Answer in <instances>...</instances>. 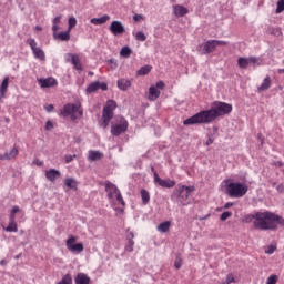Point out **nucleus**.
Returning <instances> with one entry per match:
<instances>
[{
  "label": "nucleus",
  "mask_w": 284,
  "mask_h": 284,
  "mask_svg": "<svg viewBox=\"0 0 284 284\" xmlns=\"http://www.w3.org/2000/svg\"><path fill=\"white\" fill-rule=\"evenodd\" d=\"M163 88H165V82L161 80L158 81L155 85H151L149 88V101H156V99L161 97V90H163Z\"/></svg>",
  "instance_id": "nucleus-9"
},
{
  "label": "nucleus",
  "mask_w": 284,
  "mask_h": 284,
  "mask_svg": "<svg viewBox=\"0 0 284 284\" xmlns=\"http://www.w3.org/2000/svg\"><path fill=\"white\" fill-rule=\"evenodd\" d=\"M47 112H52L54 110V105L49 104L45 106Z\"/></svg>",
  "instance_id": "nucleus-53"
},
{
  "label": "nucleus",
  "mask_w": 284,
  "mask_h": 284,
  "mask_svg": "<svg viewBox=\"0 0 284 284\" xmlns=\"http://www.w3.org/2000/svg\"><path fill=\"white\" fill-rule=\"evenodd\" d=\"M108 21H110V16L104 14L100 18H92L90 20V23H92L93 26H103V23H108Z\"/></svg>",
  "instance_id": "nucleus-21"
},
{
  "label": "nucleus",
  "mask_w": 284,
  "mask_h": 284,
  "mask_svg": "<svg viewBox=\"0 0 284 284\" xmlns=\"http://www.w3.org/2000/svg\"><path fill=\"white\" fill-rule=\"evenodd\" d=\"M126 239H128V241H130V239H131V241H133V239H134V233H133V232H129Z\"/></svg>",
  "instance_id": "nucleus-55"
},
{
  "label": "nucleus",
  "mask_w": 284,
  "mask_h": 284,
  "mask_svg": "<svg viewBox=\"0 0 284 284\" xmlns=\"http://www.w3.org/2000/svg\"><path fill=\"white\" fill-rule=\"evenodd\" d=\"M103 153L101 151H89V161H101Z\"/></svg>",
  "instance_id": "nucleus-29"
},
{
  "label": "nucleus",
  "mask_w": 284,
  "mask_h": 284,
  "mask_svg": "<svg viewBox=\"0 0 284 284\" xmlns=\"http://www.w3.org/2000/svg\"><path fill=\"white\" fill-rule=\"evenodd\" d=\"M77 27V18L71 17L69 18V27H68V31L72 32V28Z\"/></svg>",
  "instance_id": "nucleus-37"
},
{
  "label": "nucleus",
  "mask_w": 284,
  "mask_h": 284,
  "mask_svg": "<svg viewBox=\"0 0 284 284\" xmlns=\"http://www.w3.org/2000/svg\"><path fill=\"white\" fill-rule=\"evenodd\" d=\"M237 65L241 68V70H247V68L251 65L250 58H239Z\"/></svg>",
  "instance_id": "nucleus-28"
},
{
  "label": "nucleus",
  "mask_w": 284,
  "mask_h": 284,
  "mask_svg": "<svg viewBox=\"0 0 284 284\" xmlns=\"http://www.w3.org/2000/svg\"><path fill=\"white\" fill-rule=\"evenodd\" d=\"M214 143V140H212V138H210L207 141H206V145H212Z\"/></svg>",
  "instance_id": "nucleus-59"
},
{
  "label": "nucleus",
  "mask_w": 284,
  "mask_h": 284,
  "mask_svg": "<svg viewBox=\"0 0 284 284\" xmlns=\"http://www.w3.org/2000/svg\"><path fill=\"white\" fill-rule=\"evenodd\" d=\"M126 252H133L134 251V240L129 239L128 244L125 245Z\"/></svg>",
  "instance_id": "nucleus-39"
},
{
  "label": "nucleus",
  "mask_w": 284,
  "mask_h": 284,
  "mask_svg": "<svg viewBox=\"0 0 284 284\" xmlns=\"http://www.w3.org/2000/svg\"><path fill=\"white\" fill-rule=\"evenodd\" d=\"M27 44L31 48V52L34 59L39 61H45V51L41 47H37V40L34 38L27 39Z\"/></svg>",
  "instance_id": "nucleus-8"
},
{
  "label": "nucleus",
  "mask_w": 284,
  "mask_h": 284,
  "mask_svg": "<svg viewBox=\"0 0 284 284\" xmlns=\"http://www.w3.org/2000/svg\"><path fill=\"white\" fill-rule=\"evenodd\" d=\"M172 223L170 221L162 222L158 225L156 230L158 232H161L162 234H165V232H170V226Z\"/></svg>",
  "instance_id": "nucleus-27"
},
{
  "label": "nucleus",
  "mask_w": 284,
  "mask_h": 284,
  "mask_svg": "<svg viewBox=\"0 0 284 284\" xmlns=\"http://www.w3.org/2000/svg\"><path fill=\"white\" fill-rule=\"evenodd\" d=\"M74 159H77V154L65 155L64 161H65V163H72V161H74Z\"/></svg>",
  "instance_id": "nucleus-44"
},
{
  "label": "nucleus",
  "mask_w": 284,
  "mask_h": 284,
  "mask_svg": "<svg viewBox=\"0 0 284 284\" xmlns=\"http://www.w3.org/2000/svg\"><path fill=\"white\" fill-rule=\"evenodd\" d=\"M182 265H183V260H181V256L178 255L174 262L175 270H181Z\"/></svg>",
  "instance_id": "nucleus-41"
},
{
  "label": "nucleus",
  "mask_w": 284,
  "mask_h": 284,
  "mask_svg": "<svg viewBox=\"0 0 284 284\" xmlns=\"http://www.w3.org/2000/svg\"><path fill=\"white\" fill-rule=\"evenodd\" d=\"M128 130V121L124 118H121L120 123L111 128V134L113 136H121L123 132Z\"/></svg>",
  "instance_id": "nucleus-12"
},
{
  "label": "nucleus",
  "mask_w": 284,
  "mask_h": 284,
  "mask_svg": "<svg viewBox=\"0 0 284 284\" xmlns=\"http://www.w3.org/2000/svg\"><path fill=\"white\" fill-rule=\"evenodd\" d=\"M54 128V124L52 123V121H47L45 123V130L48 132H50V130H52Z\"/></svg>",
  "instance_id": "nucleus-48"
},
{
  "label": "nucleus",
  "mask_w": 284,
  "mask_h": 284,
  "mask_svg": "<svg viewBox=\"0 0 284 284\" xmlns=\"http://www.w3.org/2000/svg\"><path fill=\"white\" fill-rule=\"evenodd\" d=\"M213 42L215 43V48H219V45H227V42L223 40H213Z\"/></svg>",
  "instance_id": "nucleus-47"
},
{
  "label": "nucleus",
  "mask_w": 284,
  "mask_h": 284,
  "mask_svg": "<svg viewBox=\"0 0 284 284\" xmlns=\"http://www.w3.org/2000/svg\"><path fill=\"white\" fill-rule=\"evenodd\" d=\"M67 250L73 254H81L83 252V243H77V237L71 235L67 240Z\"/></svg>",
  "instance_id": "nucleus-10"
},
{
  "label": "nucleus",
  "mask_w": 284,
  "mask_h": 284,
  "mask_svg": "<svg viewBox=\"0 0 284 284\" xmlns=\"http://www.w3.org/2000/svg\"><path fill=\"white\" fill-rule=\"evenodd\" d=\"M36 165L41 166V165H43V162H41V161L37 160V161H36Z\"/></svg>",
  "instance_id": "nucleus-62"
},
{
  "label": "nucleus",
  "mask_w": 284,
  "mask_h": 284,
  "mask_svg": "<svg viewBox=\"0 0 284 284\" xmlns=\"http://www.w3.org/2000/svg\"><path fill=\"white\" fill-rule=\"evenodd\" d=\"M278 74H284V69H278Z\"/></svg>",
  "instance_id": "nucleus-64"
},
{
  "label": "nucleus",
  "mask_w": 284,
  "mask_h": 284,
  "mask_svg": "<svg viewBox=\"0 0 284 284\" xmlns=\"http://www.w3.org/2000/svg\"><path fill=\"white\" fill-rule=\"evenodd\" d=\"M251 219H253V225L255 230L274 231L278 229V225L284 227L283 216L270 211L256 212L251 215Z\"/></svg>",
  "instance_id": "nucleus-2"
},
{
  "label": "nucleus",
  "mask_w": 284,
  "mask_h": 284,
  "mask_svg": "<svg viewBox=\"0 0 284 284\" xmlns=\"http://www.w3.org/2000/svg\"><path fill=\"white\" fill-rule=\"evenodd\" d=\"M152 72V65L146 64L140 68V70L136 71L138 77H145L146 74H150Z\"/></svg>",
  "instance_id": "nucleus-30"
},
{
  "label": "nucleus",
  "mask_w": 284,
  "mask_h": 284,
  "mask_svg": "<svg viewBox=\"0 0 284 284\" xmlns=\"http://www.w3.org/2000/svg\"><path fill=\"white\" fill-rule=\"evenodd\" d=\"M9 222H16L14 213H10Z\"/></svg>",
  "instance_id": "nucleus-56"
},
{
  "label": "nucleus",
  "mask_w": 284,
  "mask_h": 284,
  "mask_svg": "<svg viewBox=\"0 0 284 284\" xmlns=\"http://www.w3.org/2000/svg\"><path fill=\"white\" fill-rule=\"evenodd\" d=\"M278 283V276L277 275H271L266 280V284H276Z\"/></svg>",
  "instance_id": "nucleus-40"
},
{
  "label": "nucleus",
  "mask_w": 284,
  "mask_h": 284,
  "mask_svg": "<svg viewBox=\"0 0 284 284\" xmlns=\"http://www.w3.org/2000/svg\"><path fill=\"white\" fill-rule=\"evenodd\" d=\"M105 192H106V196L109 199V201H115L118 203H120V205H125V201L123 200V195L121 194V191L119 190V187H116V185H114L111 182H106L105 183Z\"/></svg>",
  "instance_id": "nucleus-7"
},
{
  "label": "nucleus",
  "mask_w": 284,
  "mask_h": 284,
  "mask_svg": "<svg viewBox=\"0 0 284 284\" xmlns=\"http://www.w3.org/2000/svg\"><path fill=\"white\" fill-rule=\"evenodd\" d=\"M232 202H227L225 205H224V210H229V207H232Z\"/></svg>",
  "instance_id": "nucleus-58"
},
{
  "label": "nucleus",
  "mask_w": 284,
  "mask_h": 284,
  "mask_svg": "<svg viewBox=\"0 0 284 284\" xmlns=\"http://www.w3.org/2000/svg\"><path fill=\"white\" fill-rule=\"evenodd\" d=\"M247 185L240 182H231L226 185V194L231 199H241L247 194Z\"/></svg>",
  "instance_id": "nucleus-4"
},
{
  "label": "nucleus",
  "mask_w": 284,
  "mask_h": 284,
  "mask_svg": "<svg viewBox=\"0 0 284 284\" xmlns=\"http://www.w3.org/2000/svg\"><path fill=\"white\" fill-rule=\"evenodd\" d=\"M116 83H118L119 90H122V92H125L132 85V81L125 78L119 79Z\"/></svg>",
  "instance_id": "nucleus-20"
},
{
  "label": "nucleus",
  "mask_w": 284,
  "mask_h": 284,
  "mask_svg": "<svg viewBox=\"0 0 284 284\" xmlns=\"http://www.w3.org/2000/svg\"><path fill=\"white\" fill-rule=\"evenodd\" d=\"M135 40L136 41H146L148 40V37L145 36V33H143V31H138L135 33Z\"/></svg>",
  "instance_id": "nucleus-36"
},
{
  "label": "nucleus",
  "mask_w": 284,
  "mask_h": 284,
  "mask_svg": "<svg viewBox=\"0 0 284 284\" xmlns=\"http://www.w3.org/2000/svg\"><path fill=\"white\" fill-rule=\"evenodd\" d=\"M274 252H276V246L274 245H270L265 251L266 254H274Z\"/></svg>",
  "instance_id": "nucleus-46"
},
{
  "label": "nucleus",
  "mask_w": 284,
  "mask_h": 284,
  "mask_svg": "<svg viewBox=\"0 0 284 284\" xmlns=\"http://www.w3.org/2000/svg\"><path fill=\"white\" fill-rule=\"evenodd\" d=\"M275 12H276V14H281V12H284V0H280L277 2Z\"/></svg>",
  "instance_id": "nucleus-38"
},
{
  "label": "nucleus",
  "mask_w": 284,
  "mask_h": 284,
  "mask_svg": "<svg viewBox=\"0 0 284 284\" xmlns=\"http://www.w3.org/2000/svg\"><path fill=\"white\" fill-rule=\"evenodd\" d=\"M151 172L153 173V181H155V174H159L154 166L151 168Z\"/></svg>",
  "instance_id": "nucleus-57"
},
{
  "label": "nucleus",
  "mask_w": 284,
  "mask_h": 284,
  "mask_svg": "<svg viewBox=\"0 0 284 284\" xmlns=\"http://www.w3.org/2000/svg\"><path fill=\"white\" fill-rule=\"evenodd\" d=\"M140 194L143 205H148V203H150V192H148L145 189H142Z\"/></svg>",
  "instance_id": "nucleus-31"
},
{
  "label": "nucleus",
  "mask_w": 284,
  "mask_h": 284,
  "mask_svg": "<svg viewBox=\"0 0 284 284\" xmlns=\"http://www.w3.org/2000/svg\"><path fill=\"white\" fill-rule=\"evenodd\" d=\"M154 185H159V187H166L168 190L174 187L176 182L171 179L163 180L159 176V173H155V180H153Z\"/></svg>",
  "instance_id": "nucleus-13"
},
{
  "label": "nucleus",
  "mask_w": 284,
  "mask_h": 284,
  "mask_svg": "<svg viewBox=\"0 0 284 284\" xmlns=\"http://www.w3.org/2000/svg\"><path fill=\"white\" fill-rule=\"evenodd\" d=\"M75 284H90V277L85 273H79L74 278Z\"/></svg>",
  "instance_id": "nucleus-22"
},
{
  "label": "nucleus",
  "mask_w": 284,
  "mask_h": 284,
  "mask_svg": "<svg viewBox=\"0 0 284 284\" xmlns=\"http://www.w3.org/2000/svg\"><path fill=\"white\" fill-rule=\"evenodd\" d=\"M272 88V79L270 77H266L261 85L257 88L258 92H265V90H270Z\"/></svg>",
  "instance_id": "nucleus-25"
},
{
  "label": "nucleus",
  "mask_w": 284,
  "mask_h": 284,
  "mask_svg": "<svg viewBox=\"0 0 284 284\" xmlns=\"http://www.w3.org/2000/svg\"><path fill=\"white\" fill-rule=\"evenodd\" d=\"M16 156H19V148L13 146L11 150L0 154V161H12Z\"/></svg>",
  "instance_id": "nucleus-16"
},
{
  "label": "nucleus",
  "mask_w": 284,
  "mask_h": 284,
  "mask_svg": "<svg viewBox=\"0 0 284 284\" xmlns=\"http://www.w3.org/2000/svg\"><path fill=\"white\" fill-rule=\"evenodd\" d=\"M38 83L40 88H54V85H57V79L54 78L38 79Z\"/></svg>",
  "instance_id": "nucleus-18"
},
{
  "label": "nucleus",
  "mask_w": 284,
  "mask_h": 284,
  "mask_svg": "<svg viewBox=\"0 0 284 284\" xmlns=\"http://www.w3.org/2000/svg\"><path fill=\"white\" fill-rule=\"evenodd\" d=\"M141 19H143V16H142V14H134V16H133V20H134V21H140Z\"/></svg>",
  "instance_id": "nucleus-52"
},
{
  "label": "nucleus",
  "mask_w": 284,
  "mask_h": 284,
  "mask_svg": "<svg viewBox=\"0 0 284 284\" xmlns=\"http://www.w3.org/2000/svg\"><path fill=\"white\" fill-rule=\"evenodd\" d=\"M53 39L58 41H70V31H61L60 33H53Z\"/></svg>",
  "instance_id": "nucleus-23"
},
{
  "label": "nucleus",
  "mask_w": 284,
  "mask_h": 284,
  "mask_svg": "<svg viewBox=\"0 0 284 284\" xmlns=\"http://www.w3.org/2000/svg\"><path fill=\"white\" fill-rule=\"evenodd\" d=\"M109 30L112 34H114V37H118V34H123V32H125V27L121 21L115 20L111 23Z\"/></svg>",
  "instance_id": "nucleus-15"
},
{
  "label": "nucleus",
  "mask_w": 284,
  "mask_h": 284,
  "mask_svg": "<svg viewBox=\"0 0 284 284\" xmlns=\"http://www.w3.org/2000/svg\"><path fill=\"white\" fill-rule=\"evenodd\" d=\"M71 63H72L73 68L75 70H78V72L83 71V65L81 64V60L79 59V55H72Z\"/></svg>",
  "instance_id": "nucleus-26"
},
{
  "label": "nucleus",
  "mask_w": 284,
  "mask_h": 284,
  "mask_svg": "<svg viewBox=\"0 0 284 284\" xmlns=\"http://www.w3.org/2000/svg\"><path fill=\"white\" fill-rule=\"evenodd\" d=\"M272 32H273V33H278V32H281V29H278V28H273V29H272Z\"/></svg>",
  "instance_id": "nucleus-60"
},
{
  "label": "nucleus",
  "mask_w": 284,
  "mask_h": 284,
  "mask_svg": "<svg viewBox=\"0 0 284 284\" xmlns=\"http://www.w3.org/2000/svg\"><path fill=\"white\" fill-rule=\"evenodd\" d=\"M97 90H102L103 92H105L108 90V83L101 82V81H95V82L90 83L87 87V92L89 94L97 92Z\"/></svg>",
  "instance_id": "nucleus-14"
},
{
  "label": "nucleus",
  "mask_w": 284,
  "mask_h": 284,
  "mask_svg": "<svg viewBox=\"0 0 284 284\" xmlns=\"http://www.w3.org/2000/svg\"><path fill=\"white\" fill-rule=\"evenodd\" d=\"M114 110H116V101H106V104L104 105L102 111V121L100 122V125L101 128H103V130H105V128L110 125V121H112L114 116Z\"/></svg>",
  "instance_id": "nucleus-5"
},
{
  "label": "nucleus",
  "mask_w": 284,
  "mask_h": 284,
  "mask_svg": "<svg viewBox=\"0 0 284 284\" xmlns=\"http://www.w3.org/2000/svg\"><path fill=\"white\" fill-rule=\"evenodd\" d=\"M130 54H132V49H130V47H123L120 51V55H122L124 59L130 58Z\"/></svg>",
  "instance_id": "nucleus-34"
},
{
  "label": "nucleus",
  "mask_w": 284,
  "mask_h": 284,
  "mask_svg": "<svg viewBox=\"0 0 284 284\" xmlns=\"http://www.w3.org/2000/svg\"><path fill=\"white\" fill-rule=\"evenodd\" d=\"M45 179L48 181H51V183H54V181H57V179H61V171H59L57 169H50V170L45 171Z\"/></svg>",
  "instance_id": "nucleus-17"
},
{
  "label": "nucleus",
  "mask_w": 284,
  "mask_h": 284,
  "mask_svg": "<svg viewBox=\"0 0 284 284\" xmlns=\"http://www.w3.org/2000/svg\"><path fill=\"white\" fill-rule=\"evenodd\" d=\"M199 54H212L216 50V44L214 43V40H207L206 42L197 45L196 48Z\"/></svg>",
  "instance_id": "nucleus-11"
},
{
  "label": "nucleus",
  "mask_w": 284,
  "mask_h": 284,
  "mask_svg": "<svg viewBox=\"0 0 284 284\" xmlns=\"http://www.w3.org/2000/svg\"><path fill=\"white\" fill-rule=\"evenodd\" d=\"M52 23L59 24L61 23V16H57L53 20Z\"/></svg>",
  "instance_id": "nucleus-50"
},
{
  "label": "nucleus",
  "mask_w": 284,
  "mask_h": 284,
  "mask_svg": "<svg viewBox=\"0 0 284 284\" xmlns=\"http://www.w3.org/2000/svg\"><path fill=\"white\" fill-rule=\"evenodd\" d=\"M195 187L194 186H186V185H179L178 189V203L180 205H190L192 203V192H194Z\"/></svg>",
  "instance_id": "nucleus-6"
},
{
  "label": "nucleus",
  "mask_w": 284,
  "mask_h": 284,
  "mask_svg": "<svg viewBox=\"0 0 284 284\" xmlns=\"http://www.w3.org/2000/svg\"><path fill=\"white\" fill-rule=\"evenodd\" d=\"M36 30H38L39 32H41V30H43V28L41 26H36Z\"/></svg>",
  "instance_id": "nucleus-63"
},
{
  "label": "nucleus",
  "mask_w": 284,
  "mask_h": 284,
  "mask_svg": "<svg viewBox=\"0 0 284 284\" xmlns=\"http://www.w3.org/2000/svg\"><path fill=\"white\" fill-rule=\"evenodd\" d=\"M0 265H2V266H3V265H8V262H6V260H1V261H0Z\"/></svg>",
  "instance_id": "nucleus-61"
},
{
  "label": "nucleus",
  "mask_w": 284,
  "mask_h": 284,
  "mask_svg": "<svg viewBox=\"0 0 284 284\" xmlns=\"http://www.w3.org/2000/svg\"><path fill=\"white\" fill-rule=\"evenodd\" d=\"M4 230L6 232H18L19 227L17 226V222H9V225Z\"/></svg>",
  "instance_id": "nucleus-35"
},
{
  "label": "nucleus",
  "mask_w": 284,
  "mask_h": 284,
  "mask_svg": "<svg viewBox=\"0 0 284 284\" xmlns=\"http://www.w3.org/2000/svg\"><path fill=\"white\" fill-rule=\"evenodd\" d=\"M58 30H59V24L52 23V32H53V34H57Z\"/></svg>",
  "instance_id": "nucleus-51"
},
{
  "label": "nucleus",
  "mask_w": 284,
  "mask_h": 284,
  "mask_svg": "<svg viewBox=\"0 0 284 284\" xmlns=\"http://www.w3.org/2000/svg\"><path fill=\"white\" fill-rule=\"evenodd\" d=\"M60 114L64 119L70 116L71 121H77L79 116H83V109L80 103H68L61 109Z\"/></svg>",
  "instance_id": "nucleus-3"
},
{
  "label": "nucleus",
  "mask_w": 284,
  "mask_h": 284,
  "mask_svg": "<svg viewBox=\"0 0 284 284\" xmlns=\"http://www.w3.org/2000/svg\"><path fill=\"white\" fill-rule=\"evenodd\" d=\"M109 63H110L112 70H116V68H119V63L116 62L115 59H110Z\"/></svg>",
  "instance_id": "nucleus-43"
},
{
  "label": "nucleus",
  "mask_w": 284,
  "mask_h": 284,
  "mask_svg": "<svg viewBox=\"0 0 284 284\" xmlns=\"http://www.w3.org/2000/svg\"><path fill=\"white\" fill-rule=\"evenodd\" d=\"M250 63L251 65H253V68H256L258 65H263V60H261V58L257 57H250Z\"/></svg>",
  "instance_id": "nucleus-33"
},
{
  "label": "nucleus",
  "mask_w": 284,
  "mask_h": 284,
  "mask_svg": "<svg viewBox=\"0 0 284 284\" xmlns=\"http://www.w3.org/2000/svg\"><path fill=\"white\" fill-rule=\"evenodd\" d=\"M232 110V104L215 101L212 103L210 109L200 111L193 116L184 120L183 125H209V123H214V121L217 120L219 116H225V114H230Z\"/></svg>",
  "instance_id": "nucleus-1"
},
{
  "label": "nucleus",
  "mask_w": 284,
  "mask_h": 284,
  "mask_svg": "<svg viewBox=\"0 0 284 284\" xmlns=\"http://www.w3.org/2000/svg\"><path fill=\"white\" fill-rule=\"evenodd\" d=\"M10 83V77H6L0 85V99L6 97V92H8V85Z\"/></svg>",
  "instance_id": "nucleus-24"
},
{
  "label": "nucleus",
  "mask_w": 284,
  "mask_h": 284,
  "mask_svg": "<svg viewBox=\"0 0 284 284\" xmlns=\"http://www.w3.org/2000/svg\"><path fill=\"white\" fill-rule=\"evenodd\" d=\"M17 212H20L19 206H13L11 210V214H17Z\"/></svg>",
  "instance_id": "nucleus-54"
},
{
  "label": "nucleus",
  "mask_w": 284,
  "mask_h": 284,
  "mask_svg": "<svg viewBox=\"0 0 284 284\" xmlns=\"http://www.w3.org/2000/svg\"><path fill=\"white\" fill-rule=\"evenodd\" d=\"M232 216V212H230V211H226V212H223L222 214H221V221H227V219H230Z\"/></svg>",
  "instance_id": "nucleus-42"
},
{
  "label": "nucleus",
  "mask_w": 284,
  "mask_h": 284,
  "mask_svg": "<svg viewBox=\"0 0 284 284\" xmlns=\"http://www.w3.org/2000/svg\"><path fill=\"white\" fill-rule=\"evenodd\" d=\"M235 278L233 274H227L226 275V284L235 283Z\"/></svg>",
  "instance_id": "nucleus-45"
},
{
  "label": "nucleus",
  "mask_w": 284,
  "mask_h": 284,
  "mask_svg": "<svg viewBox=\"0 0 284 284\" xmlns=\"http://www.w3.org/2000/svg\"><path fill=\"white\" fill-rule=\"evenodd\" d=\"M189 12L190 10H187V8L183 7L182 4L173 6V14L175 17H185V14H187Z\"/></svg>",
  "instance_id": "nucleus-19"
},
{
  "label": "nucleus",
  "mask_w": 284,
  "mask_h": 284,
  "mask_svg": "<svg viewBox=\"0 0 284 284\" xmlns=\"http://www.w3.org/2000/svg\"><path fill=\"white\" fill-rule=\"evenodd\" d=\"M64 185L70 190H77L78 183L77 180H74L73 178H69L64 180Z\"/></svg>",
  "instance_id": "nucleus-32"
},
{
  "label": "nucleus",
  "mask_w": 284,
  "mask_h": 284,
  "mask_svg": "<svg viewBox=\"0 0 284 284\" xmlns=\"http://www.w3.org/2000/svg\"><path fill=\"white\" fill-rule=\"evenodd\" d=\"M276 191L278 192V194H283L284 193V185L283 184H278L276 186Z\"/></svg>",
  "instance_id": "nucleus-49"
}]
</instances>
